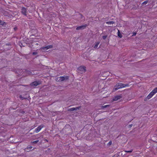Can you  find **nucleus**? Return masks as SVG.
Returning a JSON list of instances; mask_svg holds the SVG:
<instances>
[{"instance_id": "4468645a", "label": "nucleus", "mask_w": 157, "mask_h": 157, "mask_svg": "<svg viewBox=\"0 0 157 157\" xmlns=\"http://www.w3.org/2000/svg\"><path fill=\"white\" fill-rule=\"evenodd\" d=\"M115 22L113 21H107L106 22V23L109 25H111L112 24H113Z\"/></svg>"}, {"instance_id": "aec40b11", "label": "nucleus", "mask_w": 157, "mask_h": 157, "mask_svg": "<svg viewBox=\"0 0 157 157\" xmlns=\"http://www.w3.org/2000/svg\"><path fill=\"white\" fill-rule=\"evenodd\" d=\"M147 2H148V1H145L142 3V5H146L147 3Z\"/></svg>"}, {"instance_id": "f3484780", "label": "nucleus", "mask_w": 157, "mask_h": 157, "mask_svg": "<svg viewBox=\"0 0 157 157\" xmlns=\"http://www.w3.org/2000/svg\"><path fill=\"white\" fill-rule=\"evenodd\" d=\"M40 49L42 51L44 52L46 51V50H47V48H46L45 47H42L40 48Z\"/></svg>"}, {"instance_id": "c85d7f7f", "label": "nucleus", "mask_w": 157, "mask_h": 157, "mask_svg": "<svg viewBox=\"0 0 157 157\" xmlns=\"http://www.w3.org/2000/svg\"><path fill=\"white\" fill-rule=\"evenodd\" d=\"M32 148V147L30 146V147H28V148L30 149H31Z\"/></svg>"}, {"instance_id": "6e6552de", "label": "nucleus", "mask_w": 157, "mask_h": 157, "mask_svg": "<svg viewBox=\"0 0 157 157\" xmlns=\"http://www.w3.org/2000/svg\"><path fill=\"white\" fill-rule=\"evenodd\" d=\"M87 25H82L81 26L78 27L76 29L77 30H81L84 29L85 28Z\"/></svg>"}, {"instance_id": "2eb2a0df", "label": "nucleus", "mask_w": 157, "mask_h": 157, "mask_svg": "<svg viewBox=\"0 0 157 157\" xmlns=\"http://www.w3.org/2000/svg\"><path fill=\"white\" fill-rule=\"evenodd\" d=\"M118 36L120 38H121L122 37V36L121 33H120L119 30L118 29L117 32Z\"/></svg>"}, {"instance_id": "72a5a7b5", "label": "nucleus", "mask_w": 157, "mask_h": 157, "mask_svg": "<svg viewBox=\"0 0 157 157\" xmlns=\"http://www.w3.org/2000/svg\"><path fill=\"white\" fill-rule=\"evenodd\" d=\"M150 140H151V139H150Z\"/></svg>"}, {"instance_id": "a211bd4d", "label": "nucleus", "mask_w": 157, "mask_h": 157, "mask_svg": "<svg viewBox=\"0 0 157 157\" xmlns=\"http://www.w3.org/2000/svg\"><path fill=\"white\" fill-rule=\"evenodd\" d=\"M112 141H110L107 144V145L108 146H110L112 144Z\"/></svg>"}, {"instance_id": "f8f14e48", "label": "nucleus", "mask_w": 157, "mask_h": 157, "mask_svg": "<svg viewBox=\"0 0 157 157\" xmlns=\"http://www.w3.org/2000/svg\"><path fill=\"white\" fill-rule=\"evenodd\" d=\"M151 93H152V94H155V93H156L157 92V87L155 88L151 92Z\"/></svg>"}, {"instance_id": "7ed1b4c3", "label": "nucleus", "mask_w": 157, "mask_h": 157, "mask_svg": "<svg viewBox=\"0 0 157 157\" xmlns=\"http://www.w3.org/2000/svg\"><path fill=\"white\" fill-rule=\"evenodd\" d=\"M86 71V67L84 66H81L77 69V72L80 74L84 73Z\"/></svg>"}, {"instance_id": "c756f323", "label": "nucleus", "mask_w": 157, "mask_h": 157, "mask_svg": "<svg viewBox=\"0 0 157 157\" xmlns=\"http://www.w3.org/2000/svg\"><path fill=\"white\" fill-rule=\"evenodd\" d=\"M152 141H153V142H155L157 143V141H154V140H152Z\"/></svg>"}, {"instance_id": "bb28decb", "label": "nucleus", "mask_w": 157, "mask_h": 157, "mask_svg": "<svg viewBox=\"0 0 157 157\" xmlns=\"http://www.w3.org/2000/svg\"><path fill=\"white\" fill-rule=\"evenodd\" d=\"M78 17H81V18H82V16L81 14H78Z\"/></svg>"}, {"instance_id": "7c9ffc66", "label": "nucleus", "mask_w": 157, "mask_h": 157, "mask_svg": "<svg viewBox=\"0 0 157 157\" xmlns=\"http://www.w3.org/2000/svg\"><path fill=\"white\" fill-rule=\"evenodd\" d=\"M10 137L11 138V137H12V136H10Z\"/></svg>"}, {"instance_id": "4be33fe9", "label": "nucleus", "mask_w": 157, "mask_h": 157, "mask_svg": "<svg viewBox=\"0 0 157 157\" xmlns=\"http://www.w3.org/2000/svg\"><path fill=\"white\" fill-rule=\"evenodd\" d=\"M133 151V150L132 149L130 151H125L126 152H128V153H131L132 152V151Z\"/></svg>"}, {"instance_id": "f257e3e1", "label": "nucleus", "mask_w": 157, "mask_h": 157, "mask_svg": "<svg viewBox=\"0 0 157 157\" xmlns=\"http://www.w3.org/2000/svg\"><path fill=\"white\" fill-rule=\"evenodd\" d=\"M12 71H14L16 73L18 74V75H20L22 76H26L27 75H25V74L27 75L33 74L32 72L26 70H23L21 69H20L17 70L16 69H13Z\"/></svg>"}, {"instance_id": "2f4dec72", "label": "nucleus", "mask_w": 157, "mask_h": 157, "mask_svg": "<svg viewBox=\"0 0 157 157\" xmlns=\"http://www.w3.org/2000/svg\"><path fill=\"white\" fill-rule=\"evenodd\" d=\"M136 34V33H134L133 35H135Z\"/></svg>"}, {"instance_id": "412c9836", "label": "nucleus", "mask_w": 157, "mask_h": 157, "mask_svg": "<svg viewBox=\"0 0 157 157\" xmlns=\"http://www.w3.org/2000/svg\"><path fill=\"white\" fill-rule=\"evenodd\" d=\"M5 22L4 21L0 20V24L2 25H4Z\"/></svg>"}, {"instance_id": "473e14b6", "label": "nucleus", "mask_w": 157, "mask_h": 157, "mask_svg": "<svg viewBox=\"0 0 157 157\" xmlns=\"http://www.w3.org/2000/svg\"><path fill=\"white\" fill-rule=\"evenodd\" d=\"M36 45H38V44L37 43H36Z\"/></svg>"}, {"instance_id": "dca6fc26", "label": "nucleus", "mask_w": 157, "mask_h": 157, "mask_svg": "<svg viewBox=\"0 0 157 157\" xmlns=\"http://www.w3.org/2000/svg\"><path fill=\"white\" fill-rule=\"evenodd\" d=\"M46 48L48 50L50 48H53V46L52 45H49L45 46Z\"/></svg>"}, {"instance_id": "20e7f679", "label": "nucleus", "mask_w": 157, "mask_h": 157, "mask_svg": "<svg viewBox=\"0 0 157 157\" xmlns=\"http://www.w3.org/2000/svg\"><path fill=\"white\" fill-rule=\"evenodd\" d=\"M68 76H60L56 78V80L57 82H61L68 79Z\"/></svg>"}, {"instance_id": "6ab92c4d", "label": "nucleus", "mask_w": 157, "mask_h": 157, "mask_svg": "<svg viewBox=\"0 0 157 157\" xmlns=\"http://www.w3.org/2000/svg\"><path fill=\"white\" fill-rule=\"evenodd\" d=\"M20 98L21 99L23 100L24 99H26V98H24L22 97V96L21 95H20L19 96Z\"/></svg>"}, {"instance_id": "9b49d317", "label": "nucleus", "mask_w": 157, "mask_h": 157, "mask_svg": "<svg viewBox=\"0 0 157 157\" xmlns=\"http://www.w3.org/2000/svg\"><path fill=\"white\" fill-rule=\"evenodd\" d=\"M121 98V96H117L114 97L113 98L114 101H117L118 99H120Z\"/></svg>"}, {"instance_id": "423d86ee", "label": "nucleus", "mask_w": 157, "mask_h": 157, "mask_svg": "<svg viewBox=\"0 0 157 157\" xmlns=\"http://www.w3.org/2000/svg\"><path fill=\"white\" fill-rule=\"evenodd\" d=\"M44 127V125L43 124H41L35 129L34 132L36 133H38Z\"/></svg>"}, {"instance_id": "9d476101", "label": "nucleus", "mask_w": 157, "mask_h": 157, "mask_svg": "<svg viewBox=\"0 0 157 157\" xmlns=\"http://www.w3.org/2000/svg\"><path fill=\"white\" fill-rule=\"evenodd\" d=\"M80 107H77L76 108H71L69 109V111H73L75 110L79 109Z\"/></svg>"}, {"instance_id": "1a4fd4ad", "label": "nucleus", "mask_w": 157, "mask_h": 157, "mask_svg": "<svg viewBox=\"0 0 157 157\" xmlns=\"http://www.w3.org/2000/svg\"><path fill=\"white\" fill-rule=\"evenodd\" d=\"M153 94L151 92L148 94V95L146 99H149L151 98L153 95Z\"/></svg>"}, {"instance_id": "39448f33", "label": "nucleus", "mask_w": 157, "mask_h": 157, "mask_svg": "<svg viewBox=\"0 0 157 157\" xmlns=\"http://www.w3.org/2000/svg\"><path fill=\"white\" fill-rule=\"evenodd\" d=\"M41 82L40 81H36L33 82L30 84V85L32 87H35L38 85L41 84Z\"/></svg>"}, {"instance_id": "5701e85b", "label": "nucleus", "mask_w": 157, "mask_h": 157, "mask_svg": "<svg viewBox=\"0 0 157 157\" xmlns=\"http://www.w3.org/2000/svg\"><path fill=\"white\" fill-rule=\"evenodd\" d=\"M109 105H104L103 106H102V108H105L106 107H107L109 106Z\"/></svg>"}, {"instance_id": "0eeeda50", "label": "nucleus", "mask_w": 157, "mask_h": 157, "mask_svg": "<svg viewBox=\"0 0 157 157\" xmlns=\"http://www.w3.org/2000/svg\"><path fill=\"white\" fill-rule=\"evenodd\" d=\"M22 13L26 16L27 15L26 13L27 11V9L25 7H22L21 9Z\"/></svg>"}, {"instance_id": "ddd939ff", "label": "nucleus", "mask_w": 157, "mask_h": 157, "mask_svg": "<svg viewBox=\"0 0 157 157\" xmlns=\"http://www.w3.org/2000/svg\"><path fill=\"white\" fill-rule=\"evenodd\" d=\"M99 44V42H96L94 46V48L96 49L97 48Z\"/></svg>"}, {"instance_id": "a878e982", "label": "nucleus", "mask_w": 157, "mask_h": 157, "mask_svg": "<svg viewBox=\"0 0 157 157\" xmlns=\"http://www.w3.org/2000/svg\"><path fill=\"white\" fill-rule=\"evenodd\" d=\"M107 37L106 36H103L102 38L104 39H105Z\"/></svg>"}, {"instance_id": "f03ea898", "label": "nucleus", "mask_w": 157, "mask_h": 157, "mask_svg": "<svg viewBox=\"0 0 157 157\" xmlns=\"http://www.w3.org/2000/svg\"><path fill=\"white\" fill-rule=\"evenodd\" d=\"M128 84H124L122 83H119L116 84L113 90V91H115L118 89L124 88L125 87L128 86Z\"/></svg>"}, {"instance_id": "393cba45", "label": "nucleus", "mask_w": 157, "mask_h": 157, "mask_svg": "<svg viewBox=\"0 0 157 157\" xmlns=\"http://www.w3.org/2000/svg\"><path fill=\"white\" fill-rule=\"evenodd\" d=\"M38 142V140H36V141H33L32 143L33 144H35V143H37Z\"/></svg>"}, {"instance_id": "cd10ccee", "label": "nucleus", "mask_w": 157, "mask_h": 157, "mask_svg": "<svg viewBox=\"0 0 157 157\" xmlns=\"http://www.w3.org/2000/svg\"><path fill=\"white\" fill-rule=\"evenodd\" d=\"M132 126V124H130V125H129L128 126V128H131Z\"/></svg>"}, {"instance_id": "b1692460", "label": "nucleus", "mask_w": 157, "mask_h": 157, "mask_svg": "<svg viewBox=\"0 0 157 157\" xmlns=\"http://www.w3.org/2000/svg\"><path fill=\"white\" fill-rule=\"evenodd\" d=\"M37 54V52H33V55H36Z\"/></svg>"}]
</instances>
